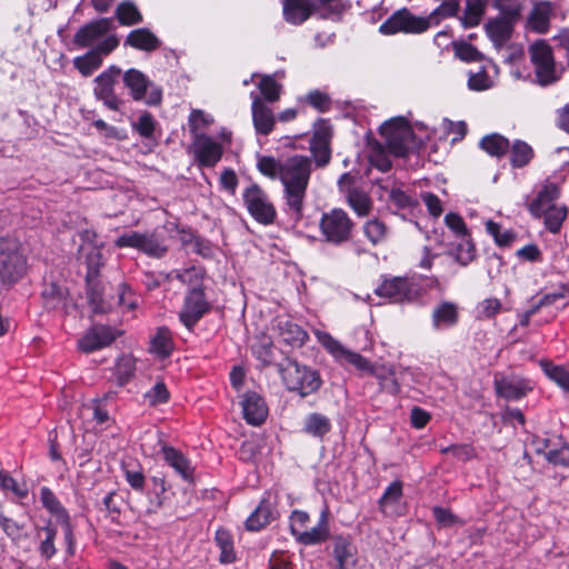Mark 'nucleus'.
I'll use <instances>...</instances> for the list:
<instances>
[{
  "instance_id": "nucleus-1",
  "label": "nucleus",
  "mask_w": 569,
  "mask_h": 569,
  "mask_svg": "<svg viewBox=\"0 0 569 569\" xmlns=\"http://www.w3.org/2000/svg\"><path fill=\"white\" fill-rule=\"evenodd\" d=\"M257 167L263 176L280 180L283 187L284 211L295 222L300 221L312 172L311 159L302 154H293L284 160L261 157Z\"/></svg>"
},
{
  "instance_id": "nucleus-2",
  "label": "nucleus",
  "mask_w": 569,
  "mask_h": 569,
  "mask_svg": "<svg viewBox=\"0 0 569 569\" xmlns=\"http://www.w3.org/2000/svg\"><path fill=\"white\" fill-rule=\"evenodd\" d=\"M26 258L17 239H0V279L2 283H14L24 273Z\"/></svg>"
},
{
  "instance_id": "nucleus-3",
  "label": "nucleus",
  "mask_w": 569,
  "mask_h": 569,
  "mask_svg": "<svg viewBox=\"0 0 569 569\" xmlns=\"http://www.w3.org/2000/svg\"><path fill=\"white\" fill-rule=\"evenodd\" d=\"M281 377L289 390L297 391L302 397L313 393L321 385L317 371L290 359L281 368Z\"/></svg>"
},
{
  "instance_id": "nucleus-4",
  "label": "nucleus",
  "mask_w": 569,
  "mask_h": 569,
  "mask_svg": "<svg viewBox=\"0 0 569 569\" xmlns=\"http://www.w3.org/2000/svg\"><path fill=\"white\" fill-rule=\"evenodd\" d=\"M529 53L539 84L549 86L561 78L563 67L556 64L552 49L546 41L533 42L529 47Z\"/></svg>"
},
{
  "instance_id": "nucleus-5",
  "label": "nucleus",
  "mask_w": 569,
  "mask_h": 569,
  "mask_svg": "<svg viewBox=\"0 0 569 569\" xmlns=\"http://www.w3.org/2000/svg\"><path fill=\"white\" fill-rule=\"evenodd\" d=\"M114 246L132 248L157 259L164 257L168 252V244L157 232L128 231L116 239Z\"/></svg>"
},
{
  "instance_id": "nucleus-6",
  "label": "nucleus",
  "mask_w": 569,
  "mask_h": 569,
  "mask_svg": "<svg viewBox=\"0 0 569 569\" xmlns=\"http://www.w3.org/2000/svg\"><path fill=\"white\" fill-rule=\"evenodd\" d=\"M319 228L327 242L341 244L351 238L353 222L345 210L336 208L322 213Z\"/></svg>"
},
{
  "instance_id": "nucleus-7",
  "label": "nucleus",
  "mask_w": 569,
  "mask_h": 569,
  "mask_svg": "<svg viewBox=\"0 0 569 569\" xmlns=\"http://www.w3.org/2000/svg\"><path fill=\"white\" fill-rule=\"evenodd\" d=\"M380 134L389 151L398 157L405 156L413 147V131L402 117L386 121L380 127Z\"/></svg>"
},
{
  "instance_id": "nucleus-8",
  "label": "nucleus",
  "mask_w": 569,
  "mask_h": 569,
  "mask_svg": "<svg viewBox=\"0 0 569 569\" xmlns=\"http://www.w3.org/2000/svg\"><path fill=\"white\" fill-rule=\"evenodd\" d=\"M243 203L250 216L259 223L269 226L277 218L276 208L267 192L257 183H251L242 192Z\"/></svg>"
},
{
  "instance_id": "nucleus-9",
  "label": "nucleus",
  "mask_w": 569,
  "mask_h": 569,
  "mask_svg": "<svg viewBox=\"0 0 569 569\" xmlns=\"http://www.w3.org/2000/svg\"><path fill=\"white\" fill-rule=\"evenodd\" d=\"M123 83L130 90L136 101H144L149 106H157L162 98V91L149 78L137 69H129L123 74Z\"/></svg>"
},
{
  "instance_id": "nucleus-10",
  "label": "nucleus",
  "mask_w": 569,
  "mask_h": 569,
  "mask_svg": "<svg viewBox=\"0 0 569 569\" xmlns=\"http://www.w3.org/2000/svg\"><path fill=\"white\" fill-rule=\"evenodd\" d=\"M430 19L413 16L409 10L401 9L391 14L380 27L379 31L383 34L422 33L430 27Z\"/></svg>"
},
{
  "instance_id": "nucleus-11",
  "label": "nucleus",
  "mask_w": 569,
  "mask_h": 569,
  "mask_svg": "<svg viewBox=\"0 0 569 569\" xmlns=\"http://www.w3.org/2000/svg\"><path fill=\"white\" fill-rule=\"evenodd\" d=\"M375 292L392 302L411 301L419 296V288L413 279L393 277L385 279Z\"/></svg>"
},
{
  "instance_id": "nucleus-12",
  "label": "nucleus",
  "mask_w": 569,
  "mask_h": 569,
  "mask_svg": "<svg viewBox=\"0 0 569 569\" xmlns=\"http://www.w3.org/2000/svg\"><path fill=\"white\" fill-rule=\"evenodd\" d=\"M112 20L108 18L91 21L81 27L73 37V43L79 48H99L100 43L109 38H117L110 34Z\"/></svg>"
},
{
  "instance_id": "nucleus-13",
  "label": "nucleus",
  "mask_w": 569,
  "mask_h": 569,
  "mask_svg": "<svg viewBox=\"0 0 569 569\" xmlns=\"http://www.w3.org/2000/svg\"><path fill=\"white\" fill-rule=\"evenodd\" d=\"M209 310L210 303L206 299L203 290L192 288L184 297L179 319L186 328L191 330Z\"/></svg>"
},
{
  "instance_id": "nucleus-14",
  "label": "nucleus",
  "mask_w": 569,
  "mask_h": 569,
  "mask_svg": "<svg viewBox=\"0 0 569 569\" xmlns=\"http://www.w3.org/2000/svg\"><path fill=\"white\" fill-rule=\"evenodd\" d=\"M445 223L457 238L463 241L458 244L455 256L460 264L467 266L475 258V247L469 239V230L462 217L456 212H449L445 217Z\"/></svg>"
},
{
  "instance_id": "nucleus-15",
  "label": "nucleus",
  "mask_w": 569,
  "mask_h": 569,
  "mask_svg": "<svg viewBox=\"0 0 569 569\" xmlns=\"http://www.w3.org/2000/svg\"><path fill=\"white\" fill-rule=\"evenodd\" d=\"M120 74L119 67L110 66L94 79V97L111 110H118L121 104V100L114 93V84Z\"/></svg>"
},
{
  "instance_id": "nucleus-16",
  "label": "nucleus",
  "mask_w": 569,
  "mask_h": 569,
  "mask_svg": "<svg viewBox=\"0 0 569 569\" xmlns=\"http://www.w3.org/2000/svg\"><path fill=\"white\" fill-rule=\"evenodd\" d=\"M495 390L498 397L508 401H517L525 398L532 389V382L519 376L496 375L493 380Z\"/></svg>"
},
{
  "instance_id": "nucleus-17",
  "label": "nucleus",
  "mask_w": 569,
  "mask_h": 569,
  "mask_svg": "<svg viewBox=\"0 0 569 569\" xmlns=\"http://www.w3.org/2000/svg\"><path fill=\"white\" fill-rule=\"evenodd\" d=\"M118 46V38H109L100 43L99 48H93L86 54L74 58L73 66L83 77H89L101 67L103 57L112 52Z\"/></svg>"
},
{
  "instance_id": "nucleus-18",
  "label": "nucleus",
  "mask_w": 569,
  "mask_h": 569,
  "mask_svg": "<svg viewBox=\"0 0 569 569\" xmlns=\"http://www.w3.org/2000/svg\"><path fill=\"white\" fill-rule=\"evenodd\" d=\"M319 340L322 346L340 362H346L355 366L358 370L370 375L375 366L362 357L361 355L346 349L338 340L328 333H321Z\"/></svg>"
},
{
  "instance_id": "nucleus-19",
  "label": "nucleus",
  "mask_w": 569,
  "mask_h": 569,
  "mask_svg": "<svg viewBox=\"0 0 569 569\" xmlns=\"http://www.w3.org/2000/svg\"><path fill=\"white\" fill-rule=\"evenodd\" d=\"M121 331L108 326L97 325L91 327L79 340V349L86 353L93 352L111 345Z\"/></svg>"
},
{
  "instance_id": "nucleus-20",
  "label": "nucleus",
  "mask_w": 569,
  "mask_h": 569,
  "mask_svg": "<svg viewBox=\"0 0 569 569\" xmlns=\"http://www.w3.org/2000/svg\"><path fill=\"white\" fill-rule=\"evenodd\" d=\"M194 154L203 167H213L222 157V147L207 134H196L192 143Z\"/></svg>"
},
{
  "instance_id": "nucleus-21",
  "label": "nucleus",
  "mask_w": 569,
  "mask_h": 569,
  "mask_svg": "<svg viewBox=\"0 0 569 569\" xmlns=\"http://www.w3.org/2000/svg\"><path fill=\"white\" fill-rule=\"evenodd\" d=\"M280 341L288 346L299 347L307 339L306 331L288 318L279 317L272 326Z\"/></svg>"
},
{
  "instance_id": "nucleus-22",
  "label": "nucleus",
  "mask_w": 569,
  "mask_h": 569,
  "mask_svg": "<svg viewBox=\"0 0 569 569\" xmlns=\"http://www.w3.org/2000/svg\"><path fill=\"white\" fill-rule=\"evenodd\" d=\"M250 97L252 99L251 111L256 131L267 136L272 131L274 126L272 110L263 103L262 99L256 92H251Z\"/></svg>"
},
{
  "instance_id": "nucleus-23",
  "label": "nucleus",
  "mask_w": 569,
  "mask_h": 569,
  "mask_svg": "<svg viewBox=\"0 0 569 569\" xmlns=\"http://www.w3.org/2000/svg\"><path fill=\"white\" fill-rule=\"evenodd\" d=\"M560 198L558 184L547 181L538 191L537 197L530 202L529 211L532 216H539L546 210L560 206L557 200Z\"/></svg>"
},
{
  "instance_id": "nucleus-24",
  "label": "nucleus",
  "mask_w": 569,
  "mask_h": 569,
  "mask_svg": "<svg viewBox=\"0 0 569 569\" xmlns=\"http://www.w3.org/2000/svg\"><path fill=\"white\" fill-rule=\"evenodd\" d=\"M243 417L252 426L261 425L268 415L263 399L256 392H247L241 401Z\"/></svg>"
},
{
  "instance_id": "nucleus-25",
  "label": "nucleus",
  "mask_w": 569,
  "mask_h": 569,
  "mask_svg": "<svg viewBox=\"0 0 569 569\" xmlns=\"http://www.w3.org/2000/svg\"><path fill=\"white\" fill-rule=\"evenodd\" d=\"M329 536V509L328 507H325L320 513L317 525L311 529L303 530L296 540L305 546H313L325 542Z\"/></svg>"
},
{
  "instance_id": "nucleus-26",
  "label": "nucleus",
  "mask_w": 569,
  "mask_h": 569,
  "mask_svg": "<svg viewBox=\"0 0 569 569\" xmlns=\"http://www.w3.org/2000/svg\"><path fill=\"white\" fill-rule=\"evenodd\" d=\"M310 151L318 167H326L330 162V132L327 128L315 132L310 141Z\"/></svg>"
},
{
  "instance_id": "nucleus-27",
  "label": "nucleus",
  "mask_w": 569,
  "mask_h": 569,
  "mask_svg": "<svg viewBox=\"0 0 569 569\" xmlns=\"http://www.w3.org/2000/svg\"><path fill=\"white\" fill-rule=\"evenodd\" d=\"M102 247V243L100 246H80L79 251L87 266L86 279L89 286L98 278L103 266Z\"/></svg>"
},
{
  "instance_id": "nucleus-28",
  "label": "nucleus",
  "mask_w": 569,
  "mask_h": 569,
  "mask_svg": "<svg viewBox=\"0 0 569 569\" xmlns=\"http://www.w3.org/2000/svg\"><path fill=\"white\" fill-rule=\"evenodd\" d=\"M284 20L291 24L303 23L313 12V3L310 0H284Z\"/></svg>"
},
{
  "instance_id": "nucleus-29",
  "label": "nucleus",
  "mask_w": 569,
  "mask_h": 569,
  "mask_svg": "<svg viewBox=\"0 0 569 569\" xmlns=\"http://www.w3.org/2000/svg\"><path fill=\"white\" fill-rule=\"evenodd\" d=\"M515 22L503 18L491 19L486 24V32L496 48H501L510 38Z\"/></svg>"
},
{
  "instance_id": "nucleus-30",
  "label": "nucleus",
  "mask_w": 569,
  "mask_h": 569,
  "mask_svg": "<svg viewBox=\"0 0 569 569\" xmlns=\"http://www.w3.org/2000/svg\"><path fill=\"white\" fill-rule=\"evenodd\" d=\"M124 43L143 51H152L160 46L159 39L146 28L132 30L127 36Z\"/></svg>"
},
{
  "instance_id": "nucleus-31",
  "label": "nucleus",
  "mask_w": 569,
  "mask_h": 569,
  "mask_svg": "<svg viewBox=\"0 0 569 569\" xmlns=\"http://www.w3.org/2000/svg\"><path fill=\"white\" fill-rule=\"evenodd\" d=\"M551 4L548 1L537 3L528 18L529 27L538 33H546L549 29Z\"/></svg>"
},
{
  "instance_id": "nucleus-32",
  "label": "nucleus",
  "mask_w": 569,
  "mask_h": 569,
  "mask_svg": "<svg viewBox=\"0 0 569 569\" xmlns=\"http://www.w3.org/2000/svg\"><path fill=\"white\" fill-rule=\"evenodd\" d=\"M163 459L166 462L171 466L177 473H179L183 479L188 480L192 477V467L190 461L173 447L164 446L162 448Z\"/></svg>"
},
{
  "instance_id": "nucleus-33",
  "label": "nucleus",
  "mask_w": 569,
  "mask_h": 569,
  "mask_svg": "<svg viewBox=\"0 0 569 569\" xmlns=\"http://www.w3.org/2000/svg\"><path fill=\"white\" fill-rule=\"evenodd\" d=\"M457 321L458 308L453 302H441L432 312V325L437 329L452 327Z\"/></svg>"
},
{
  "instance_id": "nucleus-34",
  "label": "nucleus",
  "mask_w": 569,
  "mask_h": 569,
  "mask_svg": "<svg viewBox=\"0 0 569 569\" xmlns=\"http://www.w3.org/2000/svg\"><path fill=\"white\" fill-rule=\"evenodd\" d=\"M331 430V421L322 413L312 412L303 420V432L322 439Z\"/></svg>"
},
{
  "instance_id": "nucleus-35",
  "label": "nucleus",
  "mask_w": 569,
  "mask_h": 569,
  "mask_svg": "<svg viewBox=\"0 0 569 569\" xmlns=\"http://www.w3.org/2000/svg\"><path fill=\"white\" fill-rule=\"evenodd\" d=\"M273 518L271 503L263 499L246 520V528L250 531H258L270 523Z\"/></svg>"
},
{
  "instance_id": "nucleus-36",
  "label": "nucleus",
  "mask_w": 569,
  "mask_h": 569,
  "mask_svg": "<svg viewBox=\"0 0 569 569\" xmlns=\"http://www.w3.org/2000/svg\"><path fill=\"white\" fill-rule=\"evenodd\" d=\"M370 375L379 380L380 388L389 393H398L400 386L396 379L395 368L392 366H375Z\"/></svg>"
},
{
  "instance_id": "nucleus-37",
  "label": "nucleus",
  "mask_w": 569,
  "mask_h": 569,
  "mask_svg": "<svg viewBox=\"0 0 569 569\" xmlns=\"http://www.w3.org/2000/svg\"><path fill=\"white\" fill-rule=\"evenodd\" d=\"M488 3L491 0H467L461 22L466 28H472L480 23Z\"/></svg>"
},
{
  "instance_id": "nucleus-38",
  "label": "nucleus",
  "mask_w": 569,
  "mask_h": 569,
  "mask_svg": "<svg viewBox=\"0 0 569 569\" xmlns=\"http://www.w3.org/2000/svg\"><path fill=\"white\" fill-rule=\"evenodd\" d=\"M173 349L171 332L167 328H159L150 341V351L159 358H167Z\"/></svg>"
},
{
  "instance_id": "nucleus-39",
  "label": "nucleus",
  "mask_w": 569,
  "mask_h": 569,
  "mask_svg": "<svg viewBox=\"0 0 569 569\" xmlns=\"http://www.w3.org/2000/svg\"><path fill=\"white\" fill-rule=\"evenodd\" d=\"M568 216V208L565 204H560L557 207H552L546 212H541L539 216H535L536 218H542L543 223L548 231L551 233H558L562 227L563 221Z\"/></svg>"
},
{
  "instance_id": "nucleus-40",
  "label": "nucleus",
  "mask_w": 569,
  "mask_h": 569,
  "mask_svg": "<svg viewBox=\"0 0 569 569\" xmlns=\"http://www.w3.org/2000/svg\"><path fill=\"white\" fill-rule=\"evenodd\" d=\"M42 506L56 518L58 522L69 519L67 510L61 506L56 495L47 487L40 490Z\"/></svg>"
},
{
  "instance_id": "nucleus-41",
  "label": "nucleus",
  "mask_w": 569,
  "mask_h": 569,
  "mask_svg": "<svg viewBox=\"0 0 569 569\" xmlns=\"http://www.w3.org/2000/svg\"><path fill=\"white\" fill-rule=\"evenodd\" d=\"M551 439L543 442L542 448H538V452H542L548 461L556 465H569V447L559 440V447H551Z\"/></svg>"
},
{
  "instance_id": "nucleus-42",
  "label": "nucleus",
  "mask_w": 569,
  "mask_h": 569,
  "mask_svg": "<svg viewBox=\"0 0 569 569\" xmlns=\"http://www.w3.org/2000/svg\"><path fill=\"white\" fill-rule=\"evenodd\" d=\"M38 536L40 538L39 553L44 560H50L57 553L54 546L57 530L51 526H46L39 530Z\"/></svg>"
},
{
  "instance_id": "nucleus-43",
  "label": "nucleus",
  "mask_w": 569,
  "mask_h": 569,
  "mask_svg": "<svg viewBox=\"0 0 569 569\" xmlns=\"http://www.w3.org/2000/svg\"><path fill=\"white\" fill-rule=\"evenodd\" d=\"M510 148V163L513 168L527 166L533 158L532 148L525 141L516 140Z\"/></svg>"
},
{
  "instance_id": "nucleus-44",
  "label": "nucleus",
  "mask_w": 569,
  "mask_h": 569,
  "mask_svg": "<svg viewBox=\"0 0 569 569\" xmlns=\"http://www.w3.org/2000/svg\"><path fill=\"white\" fill-rule=\"evenodd\" d=\"M347 201L359 217H366L370 213L372 204L365 191L359 189L348 190Z\"/></svg>"
},
{
  "instance_id": "nucleus-45",
  "label": "nucleus",
  "mask_w": 569,
  "mask_h": 569,
  "mask_svg": "<svg viewBox=\"0 0 569 569\" xmlns=\"http://www.w3.org/2000/svg\"><path fill=\"white\" fill-rule=\"evenodd\" d=\"M540 367L550 380L569 392V371L561 366L553 365L546 360L540 361Z\"/></svg>"
},
{
  "instance_id": "nucleus-46",
  "label": "nucleus",
  "mask_w": 569,
  "mask_h": 569,
  "mask_svg": "<svg viewBox=\"0 0 569 569\" xmlns=\"http://www.w3.org/2000/svg\"><path fill=\"white\" fill-rule=\"evenodd\" d=\"M480 147L490 156L501 157L507 152L510 144L508 139L505 137L498 133H492L481 139Z\"/></svg>"
},
{
  "instance_id": "nucleus-47",
  "label": "nucleus",
  "mask_w": 569,
  "mask_h": 569,
  "mask_svg": "<svg viewBox=\"0 0 569 569\" xmlns=\"http://www.w3.org/2000/svg\"><path fill=\"white\" fill-rule=\"evenodd\" d=\"M487 232L493 237L495 242L500 247H509L513 243L517 238L515 231L510 229H501V226L493 222L492 220H488L486 222Z\"/></svg>"
},
{
  "instance_id": "nucleus-48",
  "label": "nucleus",
  "mask_w": 569,
  "mask_h": 569,
  "mask_svg": "<svg viewBox=\"0 0 569 569\" xmlns=\"http://www.w3.org/2000/svg\"><path fill=\"white\" fill-rule=\"evenodd\" d=\"M335 557L338 561L339 569H347L350 563H353L355 548L343 538H338L335 542Z\"/></svg>"
},
{
  "instance_id": "nucleus-49",
  "label": "nucleus",
  "mask_w": 569,
  "mask_h": 569,
  "mask_svg": "<svg viewBox=\"0 0 569 569\" xmlns=\"http://www.w3.org/2000/svg\"><path fill=\"white\" fill-rule=\"evenodd\" d=\"M491 4L495 9L500 11L501 18L508 19L509 21L516 22L522 10V6L519 0H491Z\"/></svg>"
},
{
  "instance_id": "nucleus-50",
  "label": "nucleus",
  "mask_w": 569,
  "mask_h": 569,
  "mask_svg": "<svg viewBox=\"0 0 569 569\" xmlns=\"http://www.w3.org/2000/svg\"><path fill=\"white\" fill-rule=\"evenodd\" d=\"M116 16L123 26H132L142 21L138 8L131 2H122L117 7Z\"/></svg>"
},
{
  "instance_id": "nucleus-51",
  "label": "nucleus",
  "mask_w": 569,
  "mask_h": 569,
  "mask_svg": "<svg viewBox=\"0 0 569 569\" xmlns=\"http://www.w3.org/2000/svg\"><path fill=\"white\" fill-rule=\"evenodd\" d=\"M252 353L262 365H270L273 359L272 341L269 337H260L251 347Z\"/></svg>"
},
{
  "instance_id": "nucleus-52",
  "label": "nucleus",
  "mask_w": 569,
  "mask_h": 569,
  "mask_svg": "<svg viewBox=\"0 0 569 569\" xmlns=\"http://www.w3.org/2000/svg\"><path fill=\"white\" fill-rule=\"evenodd\" d=\"M502 309L501 301L497 298H487L480 301L476 307V318L488 320L495 318Z\"/></svg>"
},
{
  "instance_id": "nucleus-53",
  "label": "nucleus",
  "mask_w": 569,
  "mask_h": 569,
  "mask_svg": "<svg viewBox=\"0 0 569 569\" xmlns=\"http://www.w3.org/2000/svg\"><path fill=\"white\" fill-rule=\"evenodd\" d=\"M258 88L268 102H274L280 97L281 86L271 76H262L258 82Z\"/></svg>"
},
{
  "instance_id": "nucleus-54",
  "label": "nucleus",
  "mask_w": 569,
  "mask_h": 569,
  "mask_svg": "<svg viewBox=\"0 0 569 569\" xmlns=\"http://www.w3.org/2000/svg\"><path fill=\"white\" fill-rule=\"evenodd\" d=\"M216 541L221 550L220 560L229 563L234 560L233 545L230 533L224 529L217 530Z\"/></svg>"
},
{
  "instance_id": "nucleus-55",
  "label": "nucleus",
  "mask_w": 569,
  "mask_h": 569,
  "mask_svg": "<svg viewBox=\"0 0 569 569\" xmlns=\"http://www.w3.org/2000/svg\"><path fill=\"white\" fill-rule=\"evenodd\" d=\"M388 229L379 219H371L365 224V234L372 244H377L386 240Z\"/></svg>"
},
{
  "instance_id": "nucleus-56",
  "label": "nucleus",
  "mask_w": 569,
  "mask_h": 569,
  "mask_svg": "<svg viewBox=\"0 0 569 569\" xmlns=\"http://www.w3.org/2000/svg\"><path fill=\"white\" fill-rule=\"evenodd\" d=\"M493 87V80L483 68L477 72H470L468 78V88L473 91H483Z\"/></svg>"
},
{
  "instance_id": "nucleus-57",
  "label": "nucleus",
  "mask_w": 569,
  "mask_h": 569,
  "mask_svg": "<svg viewBox=\"0 0 569 569\" xmlns=\"http://www.w3.org/2000/svg\"><path fill=\"white\" fill-rule=\"evenodd\" d=\"M213 122V118L201 110H192L189 116V128L193 139L196 134H201L200 131L208 128Z\"/></svg>"
},
{
  "instance_id": "nucleus-58",
  "label": "nucleus",
  "mask_w": 569,
  "mask_h": 569,
  "mask_svg": "<svg viewBox=\"0 0 569 569\" xmlns=\"http://www.w3.org/2000/svg\"><path fill=\"white\" fill-rule=\"evenodd\" d=\"M169 398L170 393L163 382H157L144 393V400L152 407L166 403Z\"/></svg>"
},
{
  "instance_id": "nucleus-59",
  "label": "nucleus",
  "mask_w": 569,
  "mask_h": 569,
  "mask_svg": "<svg viewBox=\"0 0 569 569\" xmlns=\"http://www.w3.org/2000/svg\"><path fill=\"white\" fill-rule=\"evenodd\" d=\"M122 471L130 487L138 492H142L146 485V477L141 468H129V466L122 465Z\"/></svg>"
},
{
  "instance_id": "nucleus-60",
  "label": "nucleus",
  "mask_w": 569,
  "mask_h": 569,
  "mask_svg": "<svg viewBox=\"0 0 569 569\" xmlns=\"http://www.w3.org/2000/svg\"><path fill=\"white\" fill-rule=\"evenodd\" d=\"M402 495V485L400 481L392 482L385 491L380 499V507L383 512H388L390 505H395L399 501Z\"/></svg>"
},
{
  "instance_id": "nucleus-61",
  "label": "nucleus",
  "mask_w": 569,
  "mask_h": 569,
  "mask_svg": "<svg viewBox=\"0 0 569 569\" xmlns=\"http://www.w3.org/2000/svg\"><path fill=\"white\" fill-rule=\"evenodd\" d=\"M0 488L3 491H10L17 498H24L28 493L27 489L19 486L18 482L7 472L0 469Z\"/></svg>"
},
{
  "instance_id": "nucleus-62",
  "label": "nucleus",
  "mask_w": 569,
  "mask_h": 569,
  "mask_svg": "<svg viewBox=\"0 0 569 569\" xmlns=\"http://www.w3.org/2000/svg\"><path fill=\"white\" fill-rule=\"evenodd\" d=\"M310 520L309 515L302 510H293L290 516V530L293 537L297 539L300 533L307 529V525Z\"/></svg>"
},
{
  "instance_id": "nucleus-63",
  "label": "nucleus",
  "mask_w": 569,
  "mask_h": 569,
  "mask_svg": "<svg viewBox=\"0 0 569 569\" xmlns=\"http://www.w3.org/2000/svg\"><path fill=\"white\" fill-rule=\"evenodd\" d=\"M455 49L456 56L467 62L479 61L482 58L481 53L473 46L467 42L457 43Z\"/></svg>"
},
{
  "instance_id": "nucleus-64",
  "label": "nucleus",
  "mask_w": 569,
  "mask_h": 569,
  "mask_svg": "<svg viewBox=\"0 0 569 569\" xmlns=\"http://www.w3.org/2000/svg\"><path fill=\"white\" fill-rule=\"evenodd\" d=\"M136 129L140 136L150 138L154 131V121L150 113H142L136 123Z\"/></svg>"
}]
</instances>
